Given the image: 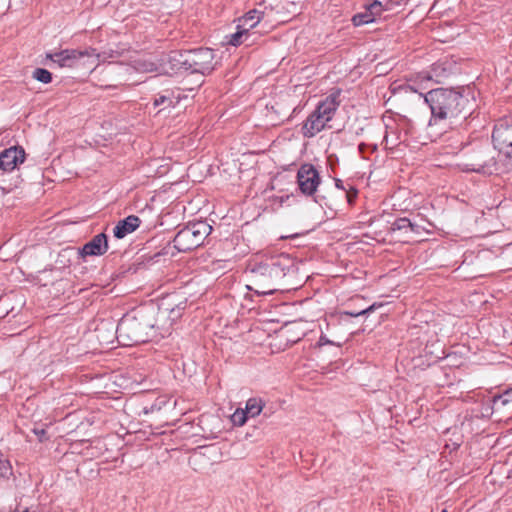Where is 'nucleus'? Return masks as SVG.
Returning a JSON list of instances; mask_svg holds the SVG:
<instances>
[{
    "label": "nucleus",
    "instance_id": "nucleus-14",
    "mask_svg": "<svg viewBox=\"0 0 512 512\" xmlns=\"http://www.w3.org/2000/svg\"><path fill=\"white\" fill-rule=\"evenodd\" d=\"M186 55L187 50H175L168 54L162 55L159 61H161V63H165L166 67L168 68V73L176 72L181 69L187 70Z\"/></svg>",
    "mask_w": 512,
    "mask_h": 512
},
{
    "label": "nucleus",
    "instance_id": "nucleus-17",
    "mask_svg": "<svg viewBox=\"0 0 512 512\" xmlns=\"http://www.w3.org/2000/svg\"><path fill=\"white\" fill-rule=\"evenodd\" d=\"M180 100V93L177 94L173 90H165L162 94H159L154 99V106H163V109L168 107H174Z\"/></svg>",
    "mask_w": 512,
    "mask_h": 512
},
{
    "label": "nucleus",
    "instance_id": "nucleus-12",
    "mask_svg": "<svg viewBox=\"0 0 512 512\" xmlns=\"http://www.w3.org/2000/svg\"><path fill=\"white\" fill-rule=\"evenodd\" d=\"M108 250V240L104 233L95 235L80 250L79 254L84 258L86 256H101Z\"/></svg>",
    "mask_w": 512,
    "mask_h": 512
},
{
    "label": "nucleus",
    "instance_id": "nucleus-10",
    "mask_svg": "<svg viewBox=\"0 0 512 512\" xmlns=\"http://www.w3.org/2000/svg\"><path fill=\"white\" fill-rule=\"evenodd\" d=\"M321 182L317 169L309 163L300 166L297 172V183L302 194L313 195Z\"/></svg>",
    "mask_w": 512,
    "mask_h": 512
},
{
    "label": "nucleus",
    "instance_id": "nucleus-1",
    "mask_svg": "<svg viewBox=\"0 0 512 512\" xmlns=\"http://www.w3.org/2000/svg\"><path fill=\"white\" fill-rule=\"evenodd\" d=\"M246 273L250 280L248 289L259 295L296 289L302 281L298 263L284 253L250 263Z\"/></svg>",
    "mask_w": 512,
    "mask_h": 512
},
{
    "label": "nucleus",
    "instance_id": "nucleus-25",
    "mask_svg": "<svg viewBox=\"0 0 512 512\" xmlns=\"http://www.w3.org/2000/svg\"><path fill=\"white\" fill-rule=\"evenodd\" d=\"M11 474V466L7 460L0 459V478H8Z\"/></svg>",
    "mask_w": 512,
    "mask_h": 512
},
{
    "label": "nucleus",
    "instance_id": "nucleus-32",
    "mask_svg": "<svg viewBox=\"0 0 512 512\" xmlns=\"http://www.w3.org/2000/svg\"><path fill=\"white\" fill-rule=\"evenodd\" d=\"M443 512H446L445 510Z\"/></svg>",
    "mask_w": 512,
    "mask_h": 512
},
{
    "label": "nucleus",
    "instance_id": "nucleus-8",
    "mask_svg": "<svg viewBox=\"0 0 512 512\" xmlns=\"http://www.w3.org/2000/svg\"><path fill=\"white\" fill-rule=\"evenodd\" d=\"M187 70L192 73L208 75L215 69V54L210 48L187 50Z\"/></svg>",
    "mask_w": 512,
    "mask_h": 512
},
{
    "label": "nucleus",
    "instance_id": "nucleus-24",
    "mask_svg": "<svg viewBox=\"0 0 512 512\" xmlns=\"http://www.w3.org/2000/svg\"><path fill=\"white\" fill-rule=\"evenodd\" d=\"M247 412L242 409H237L231 416V421L235 426H243L247 420Z\"/></svg>",
    "mask_w": 512,
    "mask_h": 512
},
{
    "label": "nucleus",
    "instance_id": "nucleus-2",
    "mask_svg": "<svg viewBox=\"0 0 512 512\" xmlns=\"http://www.w3.org/2000/svg\"><path fill=\"white\" fill-rule=\"evenodd\" d=\"M424 101L431 111L429 125L443 120L453 124L458 119L466 120L471 114L469 99L454 89H432L424 95Z\"/></svg>",
    "mask_w": 512,
    "mask_h": 512
},
{
    "label": "nucleus",
    "instance_id": "nucleus-30",
    "mask_svg": "<svg viewBox=\"0 0 512 512\" xmlns=\"http://www.w3.org/2000/svg\"><path fill=\"white\" fill-rule=\"evenodd\" d=\"M335 184H336L337 188L346 190V188L343 186V182L341 180L337 179Z\"/></svg>",
    "mask_w": 512,
    "mask_h": 512
},
{
    "label": "nucleus",
    "instance_id": "nucleus-13",
    "mask_svg": "<svg viewBox=\"0 0 512 512\" xmlns=\"http://www.w3.org/2000/svg\"><path fill=\"white\" fill-rule=\"evenodd\" d=\"M383 5L380 1L374 0L365 6V11L357 13L353 16L352 22L355 26L369 24L375 21L376 17L381 16Z\"/></svg>",
    "mask_w": 512,
    "mask_h": 512
},
{
    "label": "nucleus",
    "instance_id": "nucleus-26",
    "mask_svg": "<svg viewBox=\"0 0 512 512\" xmlns=\"http://www.w3.org/2000/svg\"><path fill=\"white\" fill-rule=\"evenodd\" d=\"M374 308H375V306L371 305L368 308H365V309H362V310H359V311H355V310L344 311V314L347 315V316H351V317H358L360 315H364V314H367V313L373 311Z\"/></svg>",
    "mask_w": 512,
    "mask_h": 512
},
{
    "label": "nucleus",
    "instance_id": "nucleus-31",
    "mask_svg": "<svg viewBox=\"0 0 512 512\" xmlns=\"http://www.w3.org/2000/svg\"><path fill=\"white\" fill-rule=\"evenodd\" d=\"M358 148H359V152H360L361 154H364L365 149L367 148V145H366V144H364V143H361V144L359 145V147H358Z\"/></svg>",
    "mask_w": 512,
    "mask_h": 512
},
{
    "label": "nucleus",
    "instance_id": "nucleus-27",
    "mask_svg": "<svg viewBox=\"0 0 512 512\" xmlns=\"http://www.w3.org/2000/svg\"><path fill=\"white\" fill-rule=\"evenodd\" d=\"M357 194L358 191L353 187H350L348 190H346V197L349 204H352L354 202V200L357 197Z\"/></svg>",
    "mask_w": 512,
    "mask_h": 512
},
{
    "label": "nucleus",
    "instance_id": "nucleus-11",
    "mask_svg": "<svg viewBox=\"0 0 512 512\" xmlns=\"http://www.w3.org/2000/svg\"><path fill=\"white\" fill-rule=\"evenodd\" d=\"M26 153L21 146H12L0 153V170L4 172L13 171L19 164L23 163Z\"/></svg>",
    "mask_w": 512,
    "mask_h": 512
},
{
    "label": "nucleus",
    "instance_id": "nucleus-19",
    "mask_svg": "<svg viewBox=\"0 0 512 512\" xmlns=\"http://www.w3.org/2000/svg\"><path fill=\"white\" fill-rule=\"evenodd\" d=\"M136 69L141 72H158V73H168V68L165 63H155L150 60H138Z\"/></svg>",
    "mask_w": 512,
    "mask_h": 512
},
{
    "label": "nucleus",
    "instance_id": "nucleus-29",
    "mask_svg": "<svg viewBox=\"0 0 512 512\" xmlns=\"http://www.w3.org/2000/svg\"><path fill=\"white\" fill-rule=\"evenodd\" d=\"M330 343L331 342L327 339L326 336H324V335L320 336L319 341H318L319 346H323V345L330 344Z\"/></svg>",
    "mask_w": 512,
    "mask_h": 512
},
{
    "label": "nucleus",
    "instance_id": "nucleus-15",
    "mask_svg": "<svg viewBox=\"0 0 512 512\" xmlns=\"http://www.w3.org/2000/svg\"><path fill=\"white\" fill-rule=\"evenodd\" d=\"M141 220L138 216L130 215L120 220L114 227L113 234L116 238L122 239L126 235L134 232L140 226Z\"/></svg>",
    "mask_w": 512,
    "mask_h": 512
},
{
    "label": "nucleus",
    "instance_id": "nucleus-18",
    "mask_svg": "<svg viewBox=\"0 0 512 512\" xmlns=\"http://www.w3.org/2000/svg\"><path fill=\"white\" fill-rule=\"evenodd\" d=\"M254 34L255 33H248L246 30L239 28V25H237V31L227 36V43L235 47L243 43H247V45H250L253 40H249Z\"/></svg>",
    "mask_w": 512,
    "mask_h": 512
},
{
    "label": "nucleus",
    "instance_id": "nucleus-7",
    "mask_svg": "<svg viewBox=\"0 0 512 512\" xmlns=\"http://www.w3.org/2000/svg\"><path fill=\"white\" fill-rule=\"evenodd\" d=\"M460 166L465 172H475L483 175H492L499 171L494 153L487 148L473 150Z\"/></svg>",
    "mask_w": 512,
    "mask_h": 512
},
{
    "label": "nucleus",
    "instance_id": "nucleus-4",
    "mask_svg": "<svg viewBox=\"0 0 512 512\" xmlns=\"http://www.w3.org/2000/svg\"><path fill=\"white\" fill-rule=\"evenodd\" d=\"M101 55L94 48L64 49L57 52L46 53V60L51 62V66L55 65L59 68H75L86 67L94 68L97 66Z\"/></svg>",
    "mask_w": 512,
    "mask_h": 512
},
{
    "label": "nucleus",
    "instance_id": "nucleus-16",
    "mask_svg": "<svg viewBox=\"0 0 512 512\" xmlns=\"http://www.w3.org/2000/svg\"><path fill=\"white\" fill-rule=\"evenodd\" d=\"M264 12L258 9H252L248 11L243 17L238 19L239 28L246 30L248 33H252L253 29L263 18Z\"/></svg>",
    "mask_w": 512,
    "mask_h": 512
},
{
    "label": "nucleus",
    "instance_id": "nucleus-21",
    "mask_svg": "<svg viewBox=\"0 0 512 512\" xmlns=\"http://www.w3.org/2000/svg\"><path fill=\"white\" fill-rule=\"evenodd\" d=\"M494 406H508L512 404V387L506 389L502 394L493 397Z\"/></svg>",
    "mask_w": 512,
    "mask_h": 512
},
{
    "label": "nucleus",
    "instance_id": "nucleus-28",
    "mask_svg": "<svg viewBox=\"0 0 512 512\" xmlns=\"http://www.w3.org/2000/svg\"><path fill=\"white\" fill-rule=\"evenodd\" d=\"M33 432L38 437L40 442H43L48 439L47 432L45 429L34 428Z\"/></svg>",
    "mask_w": 512,
    "mask_h": 512
},
{
    "label": "nucleus",
    "instance_id": "nucleus-6",
    "mask_svg": "<svg viewBox=\"0 0 512 512\" xmlns=\"http://www.w3.org/2000/svg\"><path fill=\"white\" fill-rule=\"evenodd\" d=\"M212 232V226L206 221L189 223L175 235L172 243L178 252H188L203 244Z\"/></svg>",
    "mask_w": 512,
    "mask_h": 512
},
{
    "label": "nucleus",
    "instance_id": "nucleus-23",
    "mask_svg": "<svg viewBox=\"0 0 512 512\" xmlns=\"http://www.w3.org/2000/svg\"><path fill=\"white\" fill-rule=\"evenodd\" d=\"M32 77L39 82L44 84H48L52 81V74L47 69L44 68H36L33 71Z\"/></svg>",
    "mask_w": 512,
    "mask_h": 512
},
{
    "label": "nucleus",
    "instance_id": "nucleus-20",
    "mask_svg": "<svg viewBox=\"0 0 512 512\" xmlns=\"http://www.w3.org/2000/svg\"><path fill=\"white\" fill-rule=\"evenodd\" d=\"M391 231L419 232V225L412 223L407 218H398L391 225Z\"/></svg>",
    "mask_w": 512,
    "mask_h": 512
},
{
    "label": "nucleus",
    "instance_id": "nucleus-5",
    "mask_svg": "<svg viewBox=\"0 0 512 512\" xmlns=\"http://www.w3.org/2000/svg\"><path fill=\"white\" fill-rule=\"evenodd\" d=\"M338 98L339 92L332 93L323 101L319 102L316 109L308 116L302 126V134L304 137H314L325 128L327 122L332 120L340 104Z\"/></svg>",
    "mask_w": 512,
    "mask_h": 512
},
{
    "label": "nucleus",
    "instance_id": "nucleus-22",
    "mask_svg": "<svg viewBox=\"0 0 512 512\" xmlns=\"http://www.w3.org/2000/svg\"><path fill=\"white\" fill-rule=\"evenodd\" d=\"M262 408L260 400L251 398L246 403L245 412L248 416L255 417L261 413Z\"/></svg>",
    "mask_w": 512,
    "mask_h": 512
},
{
    "label": "nucleus",
    "instance_id": "nucleus-3",
    "mask_svg": "<svg viewBox=\"0 0 512 512\" xmlns=\"http://www.w3.org/2000/svg\"><path fill=\"white\" fill-rule=\"evenodd\" d=\"M155 327L153 318L137 311L135 314L124 315L117 324L115 335L119 344L123 346H132L147 342L149 331Z\"/></svg>",
    "mask_w": 512,
    "mask_h": 512
},
{
    "label": "nucleus",
    "instance_id": "nucleus-9",
    "mask_svg": "<svg viewBox=\"0 0 512 512\" xmlns=\"http://www.w3.org/2000/svg\"><path fill=\"white\" fill-rule=\"evenodd\" d=\"M494 147L507 157H512V115L501 118L492 133Z\"/></svg>",
    "mask_w": 512,
    "mask_h": 512
}]
</instances>
